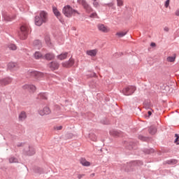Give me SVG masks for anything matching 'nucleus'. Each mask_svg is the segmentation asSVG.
<instances>
[{"instance_id":"obj_41","label":"nucleus","mask_w":179,"mask_h":179,"mask_svg":"<svg viewBox=\"0 0 179 179\" xmlns=\"http://www.w3.org/2000/svg\"><path fill=\"white\" fill-rule=\"evenodd\" d=\"M175 143H176V145H179V138L178 140H177V138H176Z\"/></svg>"},{"instance_id":"obj_43","label":"nucleus","mask_w":179,"mask_h":179,"mask_svg":"<svg viewBox=\"0 0 179 179\" xmlns=\"http://www.w3.org/2000/svg\"><path fill=\"white\" fill-rule=\"evenodd\" d=\"M148 115H149V117H150V115H152V112L148 111Z\"/></svg>"},{"instance_id":"obj_23","label":"nucleus","mask_w":179,"mask_h":179,"mask_svg":"<svg viewBox=\"0 0 179 179\" xmlns=\"http://www.w3.org/2000/svg\"><path fill=\"white\" fill-rule=\"evenodd\" d=\"M150 134H151V135H155V134H156V132L157 131V129H156V127L152 126L150 128Z\"/></svg>"},{"instance_id":"obj_27","label":"nucleus","mask_w":179,"mask_h":179,"mask_svg":"<svg viewBox=\"0 0 179 179\" xmlns=\"http://www.w3.org/2000/svg\"><path fill=\"white\" fill-rule=\"evenodd\" d=\"M43 55L39 52H36L34 54V57L36 59H40V58H42Z\"/></svg>"},{"instance_id":"obj_22","label":"nucleus","mask_w":179,"mask_h":179,"mask_svg":"<svg viewBox=\"0 0 179 179\" xmlns=\"http://www.w3.org/2000/svg\"><path fill=\"white\" fill-rule=\"evenodd\" d=\"M75 64V60L71 58L69 61H67V65L69 68H71V66H73Z\"/></svg>"},{"instance_id":"obj_13","label":"nucleus","mask_w":179,"mask_h":179,"mask_svg":"<svg viewBox=\"0 0 179 179\" xmlns=\"http://www.w3.org/2000/svg\"><path fill=\"white\" fill-rule=\"evenodd\" d=\"M86 54L87 55H90V57H96L97 55V50H87Z\"/></svg>"},{"instance_id":"obj_20","label":"nucleus","mask_w":179,"mask_h":179,"mask_svg":"<svg viewBox=\"0 0 179 179\" xmlns=\"http://www.w3.org/2000/svg\"><path fill=\"white\" fill-rule=\"evenodd\" d=\"M128 33V31H119L116 33V36L119 38L124 37Z\"/></svg>"},{"instance_id":"obj_15","label":"nucleus","mask_w":179,"mask_h":179,"mask_svg":"<svg viewBox=\"0 0 179 179\" xmlns=\"http://www.w3.org/2000/svg\"><path fill=\"white\" fill-rule=\"evenodd\" d=\"M27 118V115H26L25 112H21L19 115V120L20 121H24V120Z\"/></svg>"},{"instance_id":"obj_4","label":"nucleus","mask_w":179,"mask_h":179,"mask_svg":"<svg viewBox=\"0 0 179 179\" xmlns=\"http://www.w3.org/2000/svg\"><path fill=\"white\" fill-rule=\"evenodd\" d=\"M78 2L80 5L83 6V8L87 12V13L93 12V8H91V6L89 5V3H87V2L85 1V0H78Z\"/></svg>"},{"instance_id":"obj_42","label":"nucleus","mask_w":179,"mask_h":179,"mask_svg":"<svg viewBox=\"0 0 179 179\" xmlns=\"http://www.w3.org/2000/svg\"><path fill=\"white\" fill-rule=\"evenodd\" d=\"M151 46H152V47H156V43H151Z\"/></svg>"},{"instance_id":"obj_32","label":"nucleus","mask_w":179,"mask_h":179,"mask_svg":"<svg viewBox=\"0 0 179 179\" xmlns=\"http://www.w3.org/2000/svg\"><path fill=\"white\" fill-rule=\"evenodd\" d=\"M117 6H123L124 1L122 0H117Z\"/></svg>"},{"instance_id":"obj_11","label":"nucleus","mask_w":179,"mask_h":179,"mask_svg":"<svg viewBox=\"0 0 179 179\" xmlns=\"http://www.w3.org/2000/svg\"><path fill=\"white\" fill-rule=\"evenodd\" d=\"M49 68H50L52 71H55L59 68V64L57 63V62H52L49 64Z\"/></svg>"},{"instance_id":"obj_37","label":"nucleus","mask_w":179,"mask_h":179,"mask_svg":"<svg viewBox=\"0 0 179 179\" xmlns=\"http://www.w3.org/2000/svg\"><path fill=\"white\" fill-rule=\"evenodd\" d=\"M83 177H85V174H78V179L83 178Z\"/></svg>"},{"instance_id":"obj_16","label":"nucleus","mask_w":179,"mask_h":179,"mask_svg":"<svg viewBox=\"0 0 179 179\" xmlns=\"http://www.w3.org/2000/svg\"><path fill=\"white\" fill-rule=\"evenodd\" d=\"M68 57V52L62 53L61 55L57 56L58 59H60V61H63V59H66V57Z\"/></svg>"},{"instance_id":"obj_40","label":"nucleus","mask_w":179,"mask_h":179,"mask_svg":"<svg viewBox=\"0 0 179 179\" xmlns=\"http://www.w3.org/2000/svg\"><path fill=\"white\" fill-rule=\"evenodd\" d=\"M164 31H169V27H164Z\"/></svg>"},{"instance_id":"obj_18","label":"nucleus","mask_w":179,"mask_h":179,"mask_svg":"<svg viewBox=\"0 0 179 179\" xmlns=\"http://www.w3.org/2000/svg\"><path fill=\"white\" fill-rule=\"evenodd\" d=\"M8 69H15V68H17V64L15 62H10L8 64Z\"/></svg>"},{"instance_id":"obj_31","label":"nucleus","mask_w":179,"mask_h":179,"mask_svg":"<svg viewBox=\"0 0 179 179\" xmlns=\"http://www.w3.org/2000/svg\"><path fill=\"white\" fill-rule=\"evenodd\" d=\"M90 17H91L92 19H94L95 17L96 19H99V15H97L96 13H92L90 15Z\"/></svg>"},{"instance_id":"obj_8","label":"nucleus","mask_w":179,"mask_h":179,"mask_svg":"<svg viewBox=\"0 0 179 179\" xmlns=\"http://www.w3.org/2000/svg\"><path fill=\"white\" fill-rule=\"evenodd\" d=\"M40 115H48L51 114V110L48 107H45L39 110Z\"/></svg>"},{"instance_id":"obj_34","label":"nucleus","mask_w":179,"mask_h":179,"mask_svg":"<svg viewBox=\"0 0 179 179\" xmlns=\"http://www.w3.org/2000/svg\"><path fill=\"white\" fill-rule=\"evenodd\" d=\"M62 65L64 68H69L68 66V62H63Z\"/></svg>"},{"instance_id":"obj_29","label":"nucleus","mask_w":179,"mask_h":179,"mask_svg":"<svg viewBox=\"0 0 179 179\" xmlns=\"http://www.w3.org/2000/svg\"><path fill=\"white\" fill-rule=\"evenodd\" d=\"M166 60L168 62H174V61H176V55H174L173 57H171V56L168 57L166 58Z\"/></svg>"},{"instance_id":"obj_35","label":"nucleus","mask_w":179,"mask_h":179,"mask_svg":"<svg viewBox=\"0 0 179 179\" xmlns=\"http://www.w3.org/2000/svg\"><path fill=\"white\" fill-rule=\"evenodd\" d=\"M169 5H170V0H166L165 2V8H169Z\"/></svg>"},{"instance_id":"obj_17","label":"nucleus","mask_w":179,"mask_h":179,"mask_svg":"<svg viewBox=\"0 0 179 179\" xmlns=\"http://www.w3.org/2000/svg\"><path fill=\"white\" fill-rule=\"evenodd\" d=\"M80 163H81L82 166H85V167H89V166H90V162L87 161L85 159H81Z\"/></svg>"},{"instance_id":"obj_6","label":"nucleus","mask_w":179,"mask_h":179,"mask_svg":"<svg viewBox=\"0 0 179 179\" xmlns=\"http://www.w3.org/2000/svg\"><path fill=\"white\" fill-rule=\"evenodd\" d=\"M98 30L101 31V33H110V28L103 24H99L97 25Z\"/></svg>"},{"instance_id":"obj_10","label":"nucleus","mask_w":179,"mask_h":179,"mask_svg":"<svg viewBox=\"0 0 179 179\" xmlns=\"http://www.w3.org/2000/svg\"><path fill=\"white\" fill-rule=\"evenodd\" d=\"M24 152L28 156H33V155L36 154V150L32 147H29L28 148L25 149Z\"/></svg>"},{"instance_id":"obj_44","label":"nucleus","mask_w":179,"mask_h":179,"mask_svg":"<svg viewBox=\"0 0 179 179\" xmlns=\"http://www.w3.org/2000/svg\"><path fill=\"white\" fill-rule=\"evenodd\" d=\"M113 5H114V3H110L108 4V6H113Z\"/></svg>"},{"instance_id":"obj_14","label":"nucleus","mask_w":179,"mask_h":179,"mask_svg":"<svg viewBox=\"0 0 179 179\" xmlns=\"http://www.w3.org/2000/svg\"><path fill=\"white\" fill-rule=\"evenodd\" d=\"M52 10L54 15L57 17V19H59L61 17V13L59 12V10H58V8H57L56 7H52Z\"/></svg>"},{"instance_id":"obj_21","label":"nucleus","mask_w":179,"mask_h":179,"mask_svg":"<svg viewBox=\"0 0 179 179\" xmlns=\"http://www.w3.org/2000/svg\"><path fill=\"white\" fill-rule=\"evenodd\" d=\"M8 160L9 163H19V160L15 157H10Z\"/></svg>"},{"instance_id":"obj_45","label":"nucleus","mask_w":179,"mask_h":179,"mask_svg":"<svg viewBox=\"0 0 179 179\" xmlns=\"http://www.w3.org/2000/svg\"><path fill=\"white\" fill-rule=\"evenodd\" d=\"M91 176H92V177H94L95 174H94V173H92Z\"/></svg>"},{"instance_id":"obj_26","label":"nucleus","mask_w":179,"mask_h":179,"mask_svg":"<svg viewBox=\"0 0 179 179\" xmlns=\"http://www.w3.org/2000/svg\"><path fill=\"white\" fill-rule=\"evenodd\" d=\"M8 48L9 50H12L13 51H15L16 50H17V46H16V45L15 44H10L8 45Z\"/></svg>"},{"instance_id":"obj_46","label":"nucleus","mask_w":179,"mask_h":179,"mask_svg":"<svg viewBox=\"0 0 179 179\" xmlns=\"http://www.w3.org/2000/svg\"><path fill=\"white\" fill-rule=\"evenodd\" d=\"M92 1L94 2V1H97V0H92Z\"/></svg>"},{"instance_id":"obj_5","label":"nucleus","mask_w":179,"mask_h":179,"mask_svg":"<svg viewBox=\"0 0 179 179\" xmlns=\"http://www.w3.org/2000/svg\"><path fill=\"white\" fill-rule=\"evenodd\" d=\"M135 90H136V87L134 86H129L123 89L122 93L124 96H131V94H134Z\"/></svg>"},{"instance_id":"obj_1","label":"nucleus","mask_w":179,"mask_h":179,"mask_svg":"<svg viewBox=\"0 0 179 179\" xmlns=\"http://www.w3.org/2000/svg\"><path fill=\"white\" fill-rule=\"evenodd\" d=\"M48 22V13L42 10L39 13V15L35 17L36 26H41L43 23H47Z\"/></svg>"},{"instance_id":"obj_24","label":"nucleus","mask_w":179,"mask_h":179,"mask_svg":"<svg viewBox=\"0 0 179 179\" xmlns=\"http://www.w3.org/2000/svg\"><path fill=\"white\" fill-rule=\"evenodd\" d=\"M30 73L31 76H35L36 78H38L41 75V73L38 71H31Z\"/></svg>"},{"instance_id":"obj_2","label":"nucleus","mask_w":179,"mask_h":179,"mask_svg":"<svg viewBox=\"0 0 179 179\" xmlns=\"http://www.w3.org/2000/svg\"><path fill=\"white\" fill-rule=\"evenodd\" d=\"M62 13L66 16V17H72V16H76L77 15H80V13H78V10L72 8L71 6L67 5L64 6L62 9Z\"/></svg>"},{"instance_id":"obj_39","label":"nucleus","mask_w":179,"mask_h":179,"mask_svg":"<svg viewBox=\"0 0 179 179\" xmlns=\"http://www.w3.org/2000/svg\"><path fill=\"white\" fill-rule=\"evenodd\" d=\"M175 15H176V16H179V10H177L176 11Z\"/></svg>"},{"instance_id":"obj_38","label":"nucleus","mask_w":179,"mask_h":179,"mask_svg":"<svg viewBox=\"0 0 179 179\" xmlns=\"http://www.w3.org/2000/svg\"><path fill=\"white\" fill-rule=\"evenodd\" d=\"M40 96L42 97V99H47V96H45L44 94H41Z\"/></svg>"},{"instance_id":"obj_19","label":"nucleus","mask_w":179,"mask_h":179,"mask_svg":"<svg viewBox=\"0 0 179 179\" xmlns=\"http://www.w3.org/2000/svg\"><path fill=\"white\" fill-rule=\"evenodd\" d=\"M34 46L36 47V48H41V41L39 40H35L34 41Z\"/></svg>"},{"instance_id":"obj_9","label":"nucleus","mask_w":179,"mask_h":179,"mask_svg":"<svg viewBox=\"0 0 179 179\" xmlns=\"http://www.w3.org/2000/svg\"><path fill=\"white\" fill-rule=\"evenodd\" d=\"M22 89L24 90H29V92H36V86L33 85H24L22 87Z\"/></svg>"},{"instance_id":"obj_28","label":"nucleus","mask_w":179,"mask_h":179,"mask_svg":"<svg viewBox=\"0 0 179 179\" xmlns=\"http://www.w3.org/2000/svg\"><path fill=\"white\" fill-rule=\"evenodd\" d=\"M90 138L91 141H93V142H96V141H97V136H96V134H90Z\"/></svg>"},{"instance_id":"obj_33","label":"nucleus","mask_w":179,"mask_h":179,"mask_svg":"<svg viewBox=\"0 0 179 179\" xmlns=\"http://www.w3.org/2000/svg\"><path fill=\"white\" fill-rule=\"evenodd\" d=\"M93 6L94 8H99V1H93Z\"/></svg>"},{"instance_id":"obj_3","label":"nucleus","mask_w":179,"mask_h":179,"mask_svg":"<svg viewBox=\"0 0 179 179\" xmlns=\"http://www.w3.org/2000/svg\"><path fill=\"white\" fill-rule=\"evenodd\" d=\"M20 38H21V40H26V38H27V36H29V31H30V27L29 26V24H22L20 28Z\"/></svg>"},{"instance_id":"obj_36","label":"nucleus","mask_w":179,"mask_h":179,"mask_svg":"<svg viewBox=\"0 0 179 179\" xmlns=\"http://www.w3.org/2000/svg\"><path fill=\"white\" fill-rule=\"evenodd\" d=\"M57 131H61L62 129V126H57L55 128Z\"/></svg>"},{"instance_id":"obj_7","label":"nucleus","mask_w":179,"mask_h":179,"mask_svg":"<svg viewBox=\"0 0 179 179\" xmlns=\"http://www.w3.org/2000/svg\"><path fill=\"white\" fill-rule=\"evenodd\" d=\"M11 83H12V78H10L0 79V85H1V86H6V85H9Z\"/></svg>"},{"instance_id":"obj_12","label":"nucleus","mask_w":179,"mask_h":179,"mask_svg":"<svg viewBox=\"0 0 179 179\" xmlns=\"http://www.w3.org/2000/svg\"><path fill=\"white\" fill-rule=\"evenodd\" d=\"M3 17L4 20H6V22H12V20H13L16 17L15 16L10 17V15H9L8 14L4 13L3 15Z\"/></svg>"},{"instance_id":"obj_47","label":"nucleus","mask_w":179,"mask_h":179,"mask_svg":"<svg viewBox=\"0 0 179 179\" xmlns=\"http://www.w3.org/2000/svg\"><path fill=\"white\" fill-rule=\"evenodd\" d=\"M174 163H177V161H174Z\"/></svg>"},{"instance_id":"obj_48","label":"nucleus","mask_w":179,"mask_h":179,"mask_svg":"<svg viewBox=\"0 0 179 179\" xmlns=\"http://www.w3.org/2000/svg\"><path fill=\"white\" fill-rule=\"evenodd\" d=\"M0 101H1V98H0Z\"/></svg>"},{"instance_id":"obj_25","label":"nucleus","mask_w":179,"mask_h":179,"mask_svg":"<svg viewBox=\"0 0 179 179\" xmlns=\"http://www.w3.org/2000/svg\"><path fill=\"white\" fill-rule=\"evenodd\" d=\"M54 57H55V56L52 53H48L45 55L46 59H49V60L54 59Z\"/></svg>"},{"instance_id":"obj_30","label":"nucleus","mask_w":179,"mask_h":179,"mask_svg":"<svg viewBox=\"0 0 179 179\" xmlns=\"http://www.w3.org/2000/svg\"><path fill=\"white\" fill-rule=\"evenodd\" d=\"M45 41L48 45H51V39L50 38V36H46L45 38Z\"/></svg>"}]
</instances>
